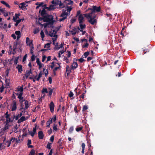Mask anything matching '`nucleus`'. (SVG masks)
Instances as JSON below:
<instances>
[{
    "mask_svg": "<svg viewBox=\"0 0 155 155\" xmlns=\"http://www.w3.org/2000/svg\"><path fill=\"white\" fill-rule=\"evenodd\" d=\"M84 16L88 19V22L91 24L94 25L97 22V20L95 19V15L92 17V12L87 14H84Z\"/></svg>",
    "mask_w": 155,
    "mask_h": 155,
    "instance_id": "obj_1",
    "label": "nucleus"
},
{
    "mask_svg": "<svg viewBox=\"0 0 155 155\" xmlns=\"http://www.w3.org/2000/svg\"><path fill=\"white\" fill-rule=\"evenodd\" d=\"M61 63H57L54 61L52 62L50 65V66L51 69H53V73L54 75H56V71L60 70L61 69V66L60 65Z\"/></svg>",
    "mask_w": 155,
    "mask_h": 155,
    "instance_id": "obj_2",
    "label": "nucleus"
},
{
    "mask_svg": "<svg viewBox=\"0 0 155 155\" xmlns=\"http://www.w3.org/2000/svg\"><path fill=\"white\" fill-rule=\"evenodd\" d=\"M58 30V29H55L53 27H52L51 30L49 31V35L52 37L53 44L54 45L57 38L58 36L56 33Z\"/></svg>",
    "mask_w": 155,
    "mask_h": 155,
    "instance_id": "obj_3",
    "label": "nucleus"
},
{
    "mask_svg": "<svg viewBox=\"0 0 155 155\" xmlns=\"http://www.w3.org/2000/svg\"><path fill=\"white\" fill-rule=\"evenodd\" d=\"M44 21H46V22L42 24H41V25L42 26L44 27V28L51 27L52 26L53 24L52 19L46 18L44 19Z\"/></svg>",
    "mask_w": 155,
    "mask_h": 155,
    "instance_id": "obj_4",
    "label": "nucleus"
},
{
    "mask_svg": "<svg viewBox=\"0 0 155 155\" xmlns=\"http://www.w3.org/2000/svg\"><path fill=\"white\" fill-rule=\"evenodd\" d=\"M21 137V135H19L18 138H15L14 137H11L10 139L11 143L14 144V146H15V144L17 145V144L22 140L23 139H20Z\"/></svg>",
    "mask_w": 155,
    "mask_h": 155,
    "instance_id": "obj_5",
    "label": "nucleus"
},
{
    "mask_svg": "<svg viewBox=\"0 0 155 155\" xmlns=\"http://www.w3.org/2000/svg\"><path fill=\"white\" fill-rule=\"evenodd\" d=\"M58 1L55 2L54 0H53L51 2L52 4L50 5L49 7H47V8L49 10H53L56 8V6L58 5Z\"/></svg>",
    "mask_w": 155,
    "mask_h": 155,
    "instance_id": "obj_6",
    "label": "nucleus"
},
{
    "mask_svg": "<svg viewBox=\"0 0 155 155\" xmlns=\"http://www.w3.org/2000/svg\"><path fill=\"white\" fill-rule=\"evenodd\" d=\"M6 137H5L4 140H3V144L5 145V146L3 147H2V143L0 144V149L2 148V149L4 148L5 147H9L10 146V144H11V143L10 141L9 140H6Z\"/></svg>",
    "mask_w": 155,
    "mask_h": 155,
    "instance_id": "obj_7",
    "label": "nucleus"
},
{
    "mask_svg": "<svg viewBox=\"0 0 155 155\" xmlns=\"http://www.w3.org/2000/svg\"><path fill=\"white\" fill-rule=\"evenodd\" d=\"M43 74L42 72L40 71L38 75L35 76L34 78L30 77L29 78L31 79H33V81L34 82H35L36 80L38 81L40 78L42 77Z\"/></svg>",
    "mask_w": 155,
    "mask_h": 155,
    "instance_id": "obj_8",
    "label": "nucleus"
},
{
    "mask_svg": "<svg viewBox=\"0 0 155 155\" xmlns=\"http://www.w3.org/2000/svg\"><path fill=\"white\" fill-rule=\"evenodd\" d=\"M22 95H22V94H18V95H17L18 96V98L19 99V102L21 107H22L23 102H25V101Z\"/></svg>",
    "mask_w": 155,
    "mask_h": 155,
    "instance_id": "obj_9",
    "label": "nucleus"
},
{
    "mask_svg": "<svg viewBox=\"0 0 155 155\" xmlns=\"http://www.w3.org/2000/svg\"><path fill=\"white\" fill-rule=\"evenodd\" d=\"M11 110L12 111H15L17 109V104L16 102L14 101L10 105Z\"/></svg>",
    "mask_w": 155,
    "mask_h": 155,
    "instance_id": "obj_10",
    "label": "nucleus"
},
{
    "mask_svg": "<svg viewBox=\"0 0 155 155\" xmlns=\"http://www.w3.org/2000/svg\"><path fill=\"white\" fill-rule=\"evenodd\" d=\"M56 120V117L55 115L52 118H51L46 123L47 127H50V125L51 124L52 121L55 122Z\"/></svg>",
    "mask_w": 155,
    "mask_h": 155,
    "instance_id": "obj_11",
    "label": "nucleus"
},
{
    "mask_svg": "<svg viewBox=\"0 0 155 155\" xmlns=\"http://www.w3.org/2000/svg\"><path fill=\"white\" fill-rule=\"evenodd\" d=\"M26 43L27 46L30 47L33 46L32 40H30L28 37H27L26 39Z\"/></svg>",
    "mask_w": 155,
    "mask_h": 155,
    "instance_id": "obj_12",
    "label": "nucleus"
},
{
    "mask_svg": "<svg viewBox=\"0 0 155 155\" xmlns=\"http://www.w3.org/2000/svg\"><path fill=\"white\" fill-rule=\"evenodd\" d=\"M81 41L83 42L82 44V48H87L89 45L87 43V40L85 38L81 40Z\"/></svg>",
    "mask_w": 155,
    "mask_h": 155,
    "instance_id": "obj_13",
    "label": "nucleus"
},
{
    "mask_svg": "<svg viewBox=\"0 0 155 155\" xmlns=\"http://www.w3.org/2000/svg\"><path fill=\"white\" fill-rule=\"evenodd\" d=\"M17 91L19 92L16 93V95L18 94H22V95H23V86H18L17 88Z\"/></svg>",
    "mask_w": 155,
    "mask_h": 155,
    "instance_id": "obj_14",
    "label": "nucleus"
},
{
    "mask_svg": "<svg viewBox=\"0 0 155 155\" xmlns=\"http://www.w3.org/2000/svg\"><path fill=\"white\" fill-rule=\"evenodd\" d=\"M84 14H81L78 17V21L79 24L83 23L84 20Z\"/></svg>",
    "mask_w": 155,
    "mask_h": 155,
    "instance_id": "obj_15",
    "label": "nucleus"
},
{
    "mask_svg": "<svg viewBox=\"0 0 155 155\" xmlns=\"http://www.w3.org/2000/svg\"><path fill=\"white\" fill-rule=\"evenodd\" d=\"M28 6V5L26 4L25 3H20L19 5V7L22 9V10H25L26 9V7Z\"/></svg>",
    "mask_w": 155,
    "mask_h": 155,
    "instance_id": "obj_16",
    "label": "nucleus"
},
{
    "mask_svg": "<svg viewBox=\"0 0 155 155\" xmlns=\"http://www.w3.org/2000/svg\"><path fill=\"white\" fill-rule=\"evenodd\" d=\"M49 107L51 112H53L54 111V105L53 101L51 102L49 104Z\"/></svg>",
    "mask_w": 155,
    "mask_h": 155,
    "instance_id": "obj_17",
    "label": "nucleus"
},
{
    "mask_svg": "<svg viewBox=\"0 0 155 155\" xmlns=\"http://www.w3.org/2000/svg\"><path fill=\"white\" fill-rule=\"evenodd\" d=\"M78 65L77 63L76 62L74 61L72 64L71 68V70H74L78 68Z\"/></svg>",
    "mask_w": 155,
    "mask_h": 155,
    "instance_id": "obj_18",
    "label": "nucleus"
},
{
    "mask_svg": "<svg viewBox=\"0 0 155 155\" xmlns=\"http://www.w3.org/2000/svg\"><path fill=\"white\" fill-rule=\"evenodd\" d=\"M36 127H34L32 131L29 132V134L33 137L34 136L35 134L36 133Z\"/></svg>",
    "mask_w": 155,
    "mask_h": 155,
    "instance_id": "obj_19",
    "label": "nucleus"
},
{
    "mask_svg": "<svg viewBox=\"0 0 155 155\" xmlns=\"http://www.w3.org/2000/svg\"><path fill=\"white\" fill-rule=\"evenodd\" d=\"M93 11H92V14L93 12L94 11H96L97 12H99L100 10V7H97L96 6H92V10Z\"/></svg>",
    "mask_w": 155,
    "mask_h": 155,
    "instance_id": "obj_20",
    "label": "nucleus"
},
{
    "mask_svg": "<svg viewBox=\"0 0 155 155\" xmlns=\"http://www.w3.org/2000/svg\"><path fill=\"white\" fill-rule=\"evenodd\" d=\"M69 13L66 12L65 10L63 11V12L61 15V16L62 17H64V19H66Z\"/></svg>",
    "mask_w": 155,
    "mask_h": 155,
    "instance_id": "obj_21",
    "label": "nucleus"
},
{
    "mask_svg": "<svg viewBox=\"0 0 155 155\" xmlns=\"http://www.w3.org/2000/svg\"><path fill=\"white\" fill-rule=\"evenodd\" d=\"M36 62L39 66V69H41L42 67L44 66L43 64L41 62L38 58H37Z\"/></svg>",
    "mask_w": 155,
    "mask_h": 155,
    "instance_id": "obj_22",
    "label": "nucleus"
},
{
    "mask_svg": "<svg viewBox=\"0 0 155 155\" xmlns=\"http://www.w3.org/2000/svg\"><path fill=\"white\" fill-rule=\"evenodd\" d=\"M5 115H6L5 117H6V121H7V123H9V122H11V120L10 118L9 117L10 116L8 114V112H7L6 113Z\"/></svg>",
    "mask_w": 155,
    "mask_h": 155,
    "instance_id": "obj_23",
    "label": "nucleus"
},
{
    "mask_svg": "<svg viewBox=\"0 0 155 155\" xmlns=\"http://www.w3.org/2000/svg\"><path fill=\"white\" fill-rule=\"evenodd\" d=\"M38 137L40 139H42L44 137V134L42 131H40L38 133Z\"/></svg>",
    "mask_w": 155,
    "mask_h": 155,
    "instance_id": "obj_24",
    "label": "nucleus"
},
{
    "mask_svg": "<svg viewBox=\"0 0 155 155\" xmlns=\"http://www.w3.org/2000/svg\"><path fill=\"white\" fill-rule=\"evenodd\" d=\"M32 74V72L31 69L29 70H27L26 71V72L25 74V76L27 78L30 75V74Z\"/></svg>",
    "mask_w": 155,
    "mask_h": 155,
    "instance_id": "obj_25",
    "label": "nucleus"
},
{
    "mask_svg": "<svg viewBox=\"0 0 155 155\" xmlns=\"http://www.w3.org/2000/svg\"><path fill=\"white\" fill-rule=\"evenodd\" d=\"M20 15V14L18 13V14L16 13L15 14V15L13 17V20L14 21H17V20L18 18H19V16Z\"/></svg>",
    "mask_w": 155,
    "mask_h": 155,
    "instance_id": "obj_26",
    "label": "nucleus"
},
{
    "mask_svg": "<svg viewBox=\"0 0 155 155\" xmlns=\"http://www.w3.org/2000/svg\"><path fill=\"white\" fill-rule=\"evenodd\" d=\"M16 68L18 69L19 72L21 73L22 71V67L21 65H18L16 67Z\"/></svg>",
    "mask_w": 155,
    "mask_h": 155,
    "instance_id": "obj_27",
    "label": "nucleus"
},
{
    "mask_svg": "<svg viewBox=\"0 0 155 155\" xmlns=\"http://www.w3.org/2000/svg\"><path fill=\"white\" fill-rule=\"evenodd\" d=\"M15 33L17 35V40H18L21 37V34L20 31H16Z\"/></svg>",
    "mask_w": 155,
    "mask_h": 155,
    "instance_id": "obj_28",
    "label": "nucleus"
},
{
    "mask_svg": "<svg viewBox=\"0 0 155 155\" xmlns=\"http://www.w3.org/2000/svg\"><path fill=\"white\" fill-rule=\"evenodd\" d=\"M79 26L80 28V31H82V30L86 27V25L84 24H83V23L79 24Z\"/></svg>",
    "mask_w": 155,
    "mask_h": 155,
    "instance_id": "obj_29",
    "label": "nucleus"
},
{
    "mask_svg": "<svg viewBox=\"0 0 155 155\" xmlns=\"http://www.w3.org/2000/svg\"><path fill=\"white\" fill-rule=\"evenodd\" d=\"M71 69L70 68L69 66L68 65H67L66 67V73L68 75L71 72Z\"/></svg>",
    "mask_w": 155,
    "mask_h": 155,
    "instance_id": "obj_30",
    "label": "nucleus"
},
{
    "mask_svg": "<svg viewBox=\"0 0 155 155\" xmlns=\"http://www.w3.org/2000/svg\"><path fill=\"white\" fill-rule=\"evenodd\" d=\"M26 119L25 117L22 116L21 117V118L19 119L18 121V123H20L22 122H23L25 121L26 120Z\"/></svg>",
    "mask_w": 155,
    "mask_h": 155,
    "instance_id": "obj_31",
    "label": "nucleus"
},
{
    "mask_svg": "<svg viewBox=\"0 0 155 155\" xmlns=\"http://www.w3.org/2000/svg\"><path fill=\"white\" fill-rule=\"evenodd\" d=\"M41 14L42 16L45 17L46 15V12L45 10L43 9L41 12Z\"/></svg>",
    "mask_w": 155,
    "mask_h": 155,
    "instance_id": "obj_32",
    "label": "nucleus"
},
{
    "mask_svg": "<svg viewBox=\"0 0 155 155\" xmlns=\"http://www.w3.org/2000/svg\"><path fill=\"white\" fill-rule=\"evenodd\" d=\"M1 27L2 28H3L5 30H6L7 29V25L6 24H3L2 23L1 24Z\"/></svg>",
    "mask_w": 155,
    "mask_h": 155,
    "instance_id": "obj_33",
    "label": "nucleus"
},
{
    "mask_svg": "<svg viewBox=\"0 0 155 155\" xmlns=\"http://www.w3.org/2000/svg\"><path fill=\"white\" fill-rule=\"evenodd\" d=\"M64 3L66 5H71L73 3V2L71 0H65L64 1Z\"/></svg>",
    "mask_w": 155,
    "mask_h": 155,
    "instance_id": "obj_34",
    "label": "nucleus"
},
{
    "mask_svg": "<svg viewBox=\"0 0 155 155\" xmlns=\"http://www.w3.org/2000/svg\"><path fill=\"white\" fill-rule=\"evenodd\" d=\"M50 44L49 43H48L46 44L45 45L44 48H46V49H45L42 50L41 51H44V50H48V49L50 47Z\"/></svg>",
    "mask_w": 155,
    "mask_h": 155,
    "instance_id": "obj_35",
    "label": "nucleus"
},
{
    "mask_svg": "<svg viewBox=\"0 0 155 155\" xmlns=\"http://www.w3.org/2000/svg\"><path fill=\"white\" fill-rule=\"evenodd\" d=\"M25 109H27L29 106V105L28 104V102L27 100H26L25 101Z\"/></svg>",
    "mask_w": 155,
    "mask_h": 155,
    "instance_id": "obj_36",
    "label": "nucleus"
},
{
    "mask_svg": "<svg viewBox=\"0 0 155 155\" xmlns=\"http://www.w3.org/2000/svg\"><path fill=\"white\" fill-rule=\"evenodd\" d=\"M77 31V29L75 28H74L71 31V32L72 35H74L76 33Z\"/></svg>",
    "mask_w": 155,
    "mask_h": 155,
    "instance_id": "obj_37",
    "label": "nucleus"
},
{
    "mask_svg": "<svg viewBox=\"0 0 155 155\" xmlns=\"http://www.w3.org/2000/svg\"><path fill=\"white\" fill-rule=\"evenodd\" d=\"M22 115V113L21 112L18 115L14 117V119L16 120H17Z\"/></svg>",
    "mask_w": 155,
    "mask_h": 155,
    "instance_id": "obj_38",
    "label": "nucleus"
},
{
    "mask_svg": "<svg viewBox=\"0 0 155 155\" xmlns=\"http://www.w3.org/2000/svg\"><path fill=\"white\" fill-rule=\"evenodd\" d=\"M53 129L54 132H56L58 130V128L57 127V124H54Z\"/></svg>",
    "mask_w": 155,
    "mask_h": 155,
    "instance_id": "obj_39",
    "label": "nucleus"
},
{
    "mask_svg": "<svg viewBox=\"0 0 155 155\" xmlns=\"http://www.w3.org/2000/svg\"><path fill=\"white\" fill-rule=\"evenodd\" d=\"M56 1L58 2V5H59L60 6V7L61 8H63L64 7V5H63V4L61 2V1H59V0H58Z\"/></svg>",
    "mask_w": 155,
    "mask_h": 155,
    "instance_id": "obj_40",
    "label": "nucleus"
},
{
    "mask_svg": "<svg viewBox=\"0 0 155 155\" xmlns=\"http://www.w3.org/2000/svg\"><path fill=\"white\" fill-rule=\"evenodd\" d=\"M40 34V35L41 37L42 40V41H43L44 40V38L45 37V35H44V34L43 31H41V32Z\"/></svg>",
    "mask_w": 155,
    "mask_h": 155,
    "instance_id": "obj_41",
    "label": "nucleus"
},
{
    "mask_svg": "<svg viewBox=\"0 0 155 155\" xmlns=\"http://www.w3.org/2000/svg\"><path fill=\"white\" fill-rule=\"evenodd\" d=\"M72 8L71 6L68 7L67 9L65 10L67 12L69 13L71 10Z\"/></svg>",
    "mask_w": 155,
    "mask_h": 155,
    "instance_id": "obj_42",
    "label": "nucleus"
},
{
    "mask_svg": "<svg viewBox=\"0 0 155 155\" xmlns=\"http://www.w3.org/2000/svg\"><path fill=\"white\" fill-rule=\"evenodd\" d=\"M35 150L34 149L32 150L28 155H35Z\"/></svg>",
    "mask_w": 155,
    "mask_h": 155,
    "instance_id": "obj_43",
    "label": "nucleus"
},
{
    "mask_svg": "<svg viewBox=\"0 0 155 155\" xmlns=\"http://www.w3.org/2000/svg\"><path fill=\"white\" fill-rule=\"evenodd\" d=\"M43 71L44 73L45 74L46 77L47 76L48 74V71L47 69H45V68L43 69Z\"/></svg>",
    "mask_w": 155,
    "mask_h": 155,
    "instance_id": "obj_44",
    "label": "nucleus"
},
{
    "mask_svg": "<svg viewBox=\"0 0 155 155\" xmlns=\"http://www.w3.org/2000/svg\"><path fill=\"white\" fill-rule=\"evenodd\" d=\"M83 127H79L76 128L75 129L76 130L77 132H79L80 131H81L83 129Z\"/></svg>",
    "mask_w": 155,
    "mask_h": 155,
    "instance_id": "obj_45",
    "label": "nucleus"
},
{
    "mask_svg": "<svg viewBox=\"0 0 155 155\" xmlns=\"http://www.w3.org/2000/svg\"><path fill=\"white\" fill-rule=\"evenodd\" d=\"M74 130V127L73 126H71L69 129V132L70 133H72Z\"/></svg>",
    "mask_w": 155,
    "mask_h": 155,
    "instance_id": "obj_46",
    "label": "nucleus"
},
{
    "mask_svg": "<svg viewBox=\"0 0 155 155\" xmlns=\"http://www.w3.org/2000/svg\"><path fill=\"white\" fill-rule=\"evenodd\" d=\"M39 31V29L38 28H36L34 29V34H36L38 33Z\"/></svg>",
    "mask_w": 155,
    "mask_h": 155,
    "instance_id": "obj_47",
    "label": "nucleus"
},
{
    "mask_svg": "<svg viewBox=\"0 0 155 155\" xmlns=\"http://www.w3.org/2000/svg\"><path fill=\"white\" fill-rule=\"evenodd\" d=\"M4 88L3 84H2L1 85V87H0V92L2 93L3 92Z\"/></svg>",
    "mask_w": 155,
    "mask_h": 155,
    "instance_id": "obj_48",
    "label": "nucleus"
},
{
    "mask_svg": "<svg viewBox=\"0 0 155 155\" xmlns=\"http://www.w3.org/2000/svg\"><path fill=\"white\" fill-rule=\"evenodd\" d=\"M30 53L32 55L34 54L33 53V50L34 49V47H30Z\"/></svg>",
    "mask_w": 155,
    "mask_h": 155,
    "instance_id": "obj_49",
    "label": "nucleus"
},
{
    "mask_svg": "<svg viewBox=\"0 0 155 155\" xmlns=\"http://www.w3.org/2000/svg\"><path fill=\"white\" fill-rule=\"evenodd\" d=\"M89 53L88 51L85 52L84 54V56L85 58H86L89 54Z\"/></svg>",
    "mask_w": 155,
    "mask_h": 155,
    "instance_id": "obj_50",
    "label": "nucleus"
},
{
    "mask_svg": "<svg viewBox=\"0 0 155 155\" xmlns=\"http://www.w3.org/2000/svg\"><path fill=\"white\" fill-rule=\"evenodd\" d=\"M42 93H47L48 92V91L47 89V88H43L42 91Z\"/></svg>",
    "mask_w": 155,
    "mask_h": 155,
    "instance_id": "obj_51",
    "label": "nucleus"
},
{
    "mask_svg": "<svg viewBox=\"0 0 155 155\" xmlns=\"http://www.w3.org/2000/svg\"><path fill=\"white\" fill-rule=\"evenodd\" d=\"M51 143H48L47 145V148L49 149H51Z\"/></svg>",
    "mask_w": 155,
    "mask_h": 155,
    "instance_id": "obj_52",
    "label": "nucleus"
},
{
    "mask_svg": "<svg viewBox=\"0 0 155 155\" xmlns=\"http://www.w3.org/2000/svg\"><path fill=\"white\" fill-rule=\"evenodd\" d=\"M64 60L67 63H69V60L68 58L66 57H64Z\"/></svg>",
    "mask_w": 155,
    "mask_h": 155,
    "instance_id": "obj_53",
    "label": "nucleus"
},
{
    "mask_svg": "<svg viewBox=\"0 0 155 155\" xmlns=\"http://www.w3.org/2000/svg\"><path fill=\"white\" fill-rule=\"evenodd\" d=\"M18 57H16L15 58V59L14 60V62L15 64H17L18 63Z\"/></svg>",
    "mask_w": 155,
    "mask_h": 155,
    "instance_id": "obj_54",
    "label": "nucleus"
},
{
    "mask_svg": "<svg viewBox=\"0 0 155 155\" xmlns=\"http://www.w3.org/2000/svg\"><path fill=\"white\" fill-rule=\"evenodd\" d=\"M74 94L73 93L72 91H70V93H69V96L71 97L73 96Z\"/></svg>",
    "mask_w": 155,
    "mask_h": 155,
    "instance_id": "obj_55",
    "label": "nucleus"
},
{
    "mask_svg": "<svg viewBox=\"0 0 155 155\" xmlns=\"http://www.w3.org/2000/svg\"><path fill=\"white\" fill-rule=\"evenodd\" d=\"M88 109L87 106L86 105H84L83 108V111H84Z\"/></svg>",
    "mask_w": 155,
    "mask_h": 155,
    "instance_id": "obj_56",
    "label": "nucleus"
},
{
    "mask_svg": "<svg viewBox=\"0 0 155 155\" xmlns=\"http://www.w3.org/2000/svg\"><path fill=\"white\" fill-rule=\"evenodd\" d=\"M67 52H68V53L67 54V57L68 58H70L71 57V52L69 51H68Z\"/></svg>",
    "mask_w": 155,
    "mask_h": 155,
    "instance_id": "obj_57",
    "label": "nucleus"
},
{
    "mask_svg": "<svg viewBox=\"0 0 155 155\" xmlns=\"http://www.w3.org/2000/svg\"><path fill=\"white\" fill-rule=\"evenodd\" d=\"M63 47V45L61 43V45H60L57 48V49L58 50L61 48H62Z\"/></svg>",
    "mask_w": 155,
    "mask_h": 155,
    "instance_id": "obj_58",
    "label": "nucleus"
},
{
    "mask_svg": "<svg viewBox=\"0 0 155 155\" xmlns=\"http://www.w3.org/2000/svg\"><path fill=\"white\" fill-rule=\"evenodd\" d=\"M78 60L80 63H82L84 61V59L82 58H80Z\"/></svg>",
    "mask_w": 155,
    "mask_h": 155,
    "instance_id": "obj_59",
    "label": "nucleus"
},
{
    "mask_svg": "<svg viewBox=\"0 0 155 155\" xmlns=\"http://www.w3.org/2000/svg\"><path fill=\"white\" fill-rule=\"evenodd\" d=\"M54 137L53 135L51 136L50 138V140L51 142H53L54 140Z\"/></svg>",
    "mask_w": 155,
    "mask_h": 155,
    "instance_id": "obj_60",
    "label": "nucleus"
},
{
    "mask_svg": "<svg viewBox=\"0 0 155 155\" xmlns=\"http://www.w3.org/2000/svg\"><path fill=\"white\" fill-rule=\"evenodd\" d=\"M11 36L14 39H15L17 38L16 37L15 34H12Z\"/></svg>",
    "mask_w": 155,
    "mask_h": 155,
    "instance_id": "obj_61",
    "label": "nucleus"
},
{
    "mask_svg": "<svg viewBox=\"0 0 155 155\" xmlns=\"http://www.w3.org/2000/svg\"><path fill=\"white\" fill-rule=\"evenodd\" d=\"M5 11V8L0 9V12H1L2 14Z\"/></svg>",
    "mask_w": 155,
    "mask_h": 155,
    "instance_id": "obj_62",
    "label": "nucleus"
},
{
    "mask_svg": "<svg viewBox=\"0 0 155 155\" xmlns=\"http://www.w3.org/2000/svg\"><path fill=\"white\" fill-rule=\"evenodd\" d=\"M52 91H53V90H52V89H50V91H49V92H48L49 93H48V95H49L50 96H51V94H52Z\"/></svg>",
    "mask_w": 155,
    "mask_h": 155,
    "instance_id": "obj_63",
    "label": "nucleus"
},
{
    "mask_svg": "<svg viewBox=\"0 0 155 155\" xmlns=\"http://www.w3.org/2000/svg\"><path fill=\"white\" fill-rule=\"evenodd\" d=\"M31 60L32 61H34L35 60V56L34 54H33L31 57Z\"/></svg>",
    "mask_w": 155,
    "mask_h": 155,
    "instance_id": "obj_64",
    "label": "nucleus"
}]
</instances>
